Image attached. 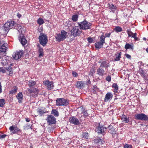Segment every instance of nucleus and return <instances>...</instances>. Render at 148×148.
Masks as SVG:
<instances>
[{"label": "nucleus", "instance_id": "0e129e2a", "mask_svg": "<svg viewBox=\"0 0 148 148\" xmlns=\"http://www.w3.org/2000/svg\"><path fill=\"white\" fill-rule=\"evenodd\" d=\"M91 83V82L90 80L89 79L86 82V84L87 85H88L89 84H90Z\"/></svg>", "mask_w": 148, "mask_h": 148}, {"label": "nucleus", "instance_id": "7ed1b4c3", "mask_svg": "<svg viewBox=\"0 0 148 148\" xmlns=\"http://www.w3.org/2000/svg\"><path fill=\"white\" fill-rule=\"evenodd\" d=\"M67 33V32L64 30H62L60 33L56 34V40L59 42L64 40L66 38Z\"/></svg>", "mask_w": 148, "mask_h": 148}, {"label": "nucleus", "instance_id": "e433bc0d", "mask_svg": "<svg viewBox=\"0 0 148 148\" xmlns=\"http://www.w3.org/2000/svg\"><path fill=\"white\" fill-rule=\"evenodd\" d=\"M82 136V138L83 139H88L89 137L88 134L87 132H84Z\"/></svg>", "mask_w": 148, "mask_h": 148}, {"label": "nucleus", "instance_id": "f257e3e1", "mask_svg": "<svg viewBox=\"0 0 148 148\" xmlns=\"http://www.w3.org/2000/svg\"><path fill=\"white\" fill-rule=\"evenodd\" d=\"M13 22L12 20H9L5 23L3 27H0V34L1 35L7 34L10 29V27L14 25Z\"/></svg>", "mask_w": 148, "mask_h": 148}, {"label": "nucleus", "instance_id": "774afa93", "mask_svg": "<svg viewBox=\"0 0 148 148\" xmlns=\"http://www.w3.org/2000/svg\"><path fill=\"white\" fill-rule=\"evenodd\" d=\"M143 40H146V39L145 38H143Z\"/></svg>", "mask_w": 148, "mask_h": 148}, {"label": "nucleus", "instance_id": "bb28decb", "mask_svg": "<svg viewBox=\"0 0 148 148\" xmlns=\"http://www.w3.org/2000/svg\"><path fill=\"white\" fill-rule=\"evenodd\" d=\"M19 40L23 46L25 45L27 43V40L24 36H21Z\"/></svg>", "mask_w": 148, "mask_h": 148}, {"label": "nucleus", "instance_id": "3c124183", "mask_svg": "<svg viewBox=\"0 0 148 148\" xmlns=\"http://www.w3.org/2000/svg\"><path fill=\"white\" fill-rule=\"evenodd\" d=\"M114 128V127H113V126H112L111 125H110L108 126V127L107 128V127H104V128H105L106 129H106H107V128H108L109 130L108 131H109L110 130H111V129H113Z\"/></svg>", "mask_w": 148, "mask_h": 148}, {"label": "nucleus", "instance_id": "2eb2a0df", "mask_svg": "<svg viewBox=\"0 0 148 148\" xmlns=\"http://www.w3.org/2000/svg\"><path fill=\"white\" fill-rule=\"evenodd\" d=\"M69 120L71 123L75 125H78L80 123L78 119L73 116L69 117Z\"/></svg>", "mask_w": 148, "mask_h": 148}, {"label": "nucleus", "instance_id": "cd10ccee", "mask_svg": "<svg viewBox=\"0 0 148 148\" xmlns=\"http://www.w3.org/2000/svg\"><path fill=\"white\" fill-rule=\"evenodd\" d=\"M82 111L81 113L84 115L85 117L89 115V114H88L87 112V110H86L85 108H83V107H82Z\"/></svg>", "mask_w": 148, "mask_h": 148}, {"label": "nucleus", "instance_id": "49530a36", "mask_svg": "<svg viewBox=\"0 0 148 148\" xmlns=\"http://www.w3.org/2000/svg\"><path fill=\"white\" fill-rule=\"evenodd\" d=\"M95 73V69L94 68H92L90 70L89 75L92 76L94 73Z\"/></svg>", "mask_w": 148, "mask_h": 148}, {"label": "nucleus", "instance_id": "6e6552de", "mask_svg": "<svg viewBox=\"0 0 148 148\" xmlns=\"http://www.w3.org/2000/svg\"><path fill=\"white\" fill-rule=\"evenodd\" d=\"M135 119L141 121H148V116L144 113L136 114L134 115Z\"/></svg>", "mask_w": 148, "mask_h": 148}, {"label": "nucleus", "instance_id": "2f4dec72", "mask_svg": "<svg viewBox=\"0 0 148 148\" xmlns=\"http://www.w3.org/2000/svg\"><path fill=\"white\" fill-rule=\"evenodd\" d=\"M111 34V33L110 32L108 33H106L105 34V36H104V33H103L100 37L101 38H103V39H104V40L105 41V38L106 37H109L110 36Z\"/></svg>", "mask_w": 148, "mask_h": 148}, {"label": "nucleus", "instance_id": "aec40b11", "mask_svg": "<svg viewBox=\"0 0 148 148\" xmlns=\"http://www.w3.org/2000/svg\"><path fill=\"white\" fill-rule=\"evenodd\" d=\"M130 40H131V42L132 41V38H134V41H136L139 40V38L137 37V33H133L130 31Z\"/></svg>", "mask_w": 148, "mask_h": 148}, {"label": "nucleus", "instance_id": "473e14b6", "mask_svg": "<svg viewBox=\"0 0 148 148\" xmlns=\"http://www.w3.org/2000/svg\"><path fill=\"white\" fill-rule=\"evenodd\" d=\"M108 132L112 134V137L113 138L114 137V135L116 134V133L117 132L115 130V128H114L112 129L109 131H108Z\"/></svg>", "mask_w": 148, "mask_h": 148}, {"label": "nucleus", "instance_id": "5fc2aeb1", "mask_svg": "<svg viewBox=\"0 0 148 148\" xmlns=\"http://www.w3.org/2000/svg\"><path fill=\"white\" fill-rule=\"evenodd\" d=\"M125 49H127L130 48V44L126 43L125 45Z\"/></svg>", "mask_w": 148, "mask_h": 148}, {"label": "nucleus", "instance_id": "423d86ee", "mask_svg": "<svg viewBox=\"0 0 148 148\" xmlns=\"http://www.w3.org/2000/svg\"><path fill=\"white\" fill-rule=\"evenodd\" d=\"M69 103V100L64 98H57L56 100V105L57 106H66Z\"/></svg>", "mask_w": 148, "mask_h": 148}, {"label": "nucleus", "instance_id": "a211bd4d", "mask_svg": "<svg viewBox=\"0 0 148 148\" xmlns=\"http://www.w3.org/2000/svg\"><path fill=\"white\" fill-rule=\"evenodd\" d=\"M96 131L98 133L101 134L102 135H104L106 134V132L104 130V127L103 126H101L100 125L97 127Z\"/></svg>", "mask_w": 148, "mask_h": 148}, {"label": "nucleus", "instance_id": "b1692460", "mask_svg": "<svg viewBox=\"0 0 148 148\" xmlns=\"http://www.w3.org/2000/svg\"><path fill=\"white\" fill-rule=\"evenodd\" d=\"M12 21L14 22V24L12 26L10 27V29L14 28V29H17L19 32V30H20V29L21 28V26L20 25L17 24L14 21Z\"/></svg>", "mask_w": 148, "mask_h": 148}, {"label": "nucleus", "instance_id": "e2e57ef3", "mask_svg": "<svg viewBox=\"0 0 148 148\" xmlns=\"http://www.w3.org/2000/svg\"><path fill=\"white\" fill-rule=\"evenodd\" d=\"M25 121L26 122H29L30 121V120L29 118H25Z\"/></svg>", "mask_w": 148, "mask_h": 148}, {"label": "nucleus", "instance_id": "338daca9", "mask_svg": "<svg viewBox=\"0 0 148 148\" xmlns=\"http://www.w3.org/2000/svg\"><path fill=\"white\" fill-rule=\"evenodd\" d=\"M146 51L148 53V47L146 49Z\"/></svg>", "mask_w": 148, "mask_h": 148}, {"label": "nucleus", "instance_id": "864d4df0", "mask_svg": "<svg viewBox=\"0 0 148 148\" xmlns=\"http://www.w3.org/2000/svg\"><path fill=\"white\" fill-rule=\"evenodd\" d=\"M106 79L108 82H110L111 80V77L110 75H108L106 78Z\"/></svg>", "mask_w": 148, "mask_h": 148}, {"label": "nucleus", "instance_id": "8fccbe9b", "mask_svg": "<svg viewBox=\"0 0 148 148\" xmlns=\"http://www.w3.org/2000/svg\"><path fill=\"white\" fill-rule=\"evenodd\" d=\"M87 40L89 43H91L93 42L94 40L92 38L88 37L87 38Z\"/></svg>", "mask_w": 148, "mask_h": 148}, {"label": "nucleus", "instance_id": "5701e85b", "mask_svg": "<svg viewBox=\"0 0 148 148\" xmlns=\"http://www.w3.org/2000/svg\"><path fill=\"white\" fill-rule=\"evenodd\" d=\"M6 72L7 74L10 76H12L13 73V71L11 66H7L6 67Z\"/></svg>", "mask_w": 148, "mask_h": 148}, {"label": "nucleus", "instance_id": "c03bdc74", "mask_svg": "<svg viewBox=\"0 0 148 148\" xmlns=\"http://www.w3.org/2000/svg\"><path fill=\"white\" fill-rule=\"evenodd\" d=\"M5 103V100L3 99H0V107H3Z\"/></svg>", "mask_w": 148, "mask_h": 148}, {"label": "nucleus", "instance_id": "72a5a7b5", "mask_svg": "<svg viewBox=\"0 0 148 148\" xmlns=\"http://www.w3.org/2000/svg\"><path fill=\"white\" fill-rule=\"evenodd\" d=\"M112 88H114L113 92H118V87L117 84L114 83L112 86Z\"/></svg>", "mask_w": 148, "mask_h": 148}, {"label": "nucleus", "instance_id": "a18cd8bd", "mask_svg": "<svg viewBox=\"0 0 148 148\" xmlns=\"http://www.w3.org/2000/svg\"><path fill=\"white\" fill-rule=\"evenodd\" d=\"M98 145H100L103 144L104 143V141L103 140L100 138H98Z\"/></svg>", "mask_w": 148, "mask_h": 148}, {"label": "nucleus", "instance_id": "13d9d810", "mask_svg": "<svg viewBox=\"0 0 148 148\" xmlns=\"http://www.w3.org/2000/svg\"><path fill=\"white\" fill-rule=\"evenodd\" d=\"M7 135L5 134L0 135V138H4Z\"/></svg>", "mask_w": 148, "mask_h": 148}, {"label": "nucleus", "instance_id": "0eeeda50", "mask_svg": "<svg viewBox=\"0 0 148 148\" xmlns=\"http://www.w3.org/2000/svg\"><path fill=\"white\" fill-rule=\"evenodd\" d=\"M9 130L13 134H17L18 135H21L22 134L21 130L15 125H13L10 126L9 128Z\"/></svg>", "mask_w": 148, "mask_h": 148}, {"label": "nucleus", "instance_id": "de8ad7c7", "mask_svg": "<svg viewBox=\"0 0 148 148\" xmlns=\"http://www.w3.org/2000/svg\"><path fill=\"white\" fill-rule=\"evenodd\" d=\"M26 29L25 28V27L24 28H22L21 27V28L20 29V30H19V32H21L22 34H23L25 32Z\"/></svg>", "mask_w": 148, "mask_h": 148}, {"label": "nucleus", "instance_id": "9d476101", "mask_svg": "<svg viewBox=\"0 0 148 148\" xmlns=\"http://www.w3.org/2000/svg\"><path fill=\"white\" fill-rule=\"evenodd\" d=\"M100 40L99 41L97 42L95 44V48L99 49L103 47V45L105 43L104 39L103 38L100 37Z\"/></svg>", "mask_w": 148, "mask_h": 148}, {"label": "nucleus", "instance_id": "09e8293b", "mask_svg": "<svg viewBox=\"0 0 148 148\" xmlns=\"http://www.w3.org/2000/svg\"><path fill=\"white\" fill-rule=\"evenodd\" d=\"M6 72V67H0V72H2L3 73H5Z\"/></svg>", "mask_w": 148, "mask_h": 148}, {"label": "nucleus", "instance_id": "20e7f679", "mask_svg": "<svg viewBox=\"0 0 148 148\" xmlns=\"http://www.w3.org/2000/svg\"><path fill=\"white\" fill-rule=\"evenodd\" d=\"M71 35L74 37L79 36L82 32V31L78 26H75L72 27L71 31Z\"/></svg>", "mask_w": 148, "mask_h": 148}, {"label": "nucleus", "instance_id": "37998d69", "mask_svg": "<svg viewBox=\"0 0 148 148\" xmlns=\"http://www.w3.org/2000/svg\"><path fill=\"white\" fill-rule=\"evenodd\" d=\"M109 9L113 12L114 11V10H116V6L113 4H109Z\"/></svg>", "mask_w": 148, "mask_h": 148}, {"label": "nucleus", "instance_id": "58836bf2", "mask_svg": "<svg viewBox=\"0 0 148 148\" xmlns=\"http://www.w3.org/2000/svg\"><path fill=\"white\" fill-rule=\"evenodd\" d=\"M37 23L40 25H42L44 23L43 20L41 18H40L37 19Z\"/></svg>", "mask_w": 148, "mask_h": 148}, {"label": "nucleus", "instance_id": "f8f14e48", "mask_svg": "<svg viewBox=\"0 0 148 148\" xmlns=\"http://www.w3.org/2000/svg\"><path fill=\"white\" fill-rule=\"evenodd\" d=\"M43 83L44 85L46 86L49 90H51L53 88V83L52 82H50L49 80L45 81L43 82Z\"/></svg>", "mask_w": 148, "mask_h": 148}, {"label": "nucleus", "instance_id": "7c9ffc66", "mask_svg": "<svg viewBox=\"0 0 148 148\" xmlns=\"http://www.w3.org/2000/svg\"><path fill=\"white\" fill-rule=\"evenodd\" d=\"M51 114H53L55 116L57 117L59 116L58 112L56 109H52L51 112Z\"/></svg>", "mask_w": 148, "mask_h": 148}, {"label": "nucleus", "instance_id": "393cba45", "mask_svg": "<svg viewBox=\"0 0 148 148\" xmlns=\"http://www.w3.org/2000/svg\"><path fill=\"white\" fill-rule=\"evenodd\" d=\"M16 97L18 99V101L19 103H22V101L23 99V94L21 92H20L16 95Z\"/></svg>", "mask_w": 148, "mask_h": 148}, {"label": "nucleus", "instance_id": "c85d7f7f", "mask_svg": "<svg viewBox=\"0 0 148 148\" xmlns=\"http://www.w3.org/2000/svg\"><path fill=\"white\" fill-rule=\"evenodd\" d=\"M122 53L121 52L117 53L115 55V58L114 59V60L115 61H119L121 58V56Z\"/></svg>", "mask_w": 148, "mask_h": 148}, {"label": "nucleus", "instance_id": "dca6fc26", "mask_svg": "<svg viewBox=\"0 0 148 148\" xmlns=\"http://www.w3.org/2000/svg\"><path fill=\"white\" fill-rule=\"evenodd\" d=\"M23 54L22 51L15 52L13 53L12 57L15 60H18L21 58Z\"/></svg>", "mask_w": 148, "mask_h": 148}, {"label": "nucleus", "instance_id": "603ef678", "mask_svg": "<svg viewBox=\"0 0 148 148\" xmlns=\"http://www.w3.org/2000/svg\"><path fill=\"white\" fill-rule=\"evenodd\" d=\"M72 74L73 76L75 77H77L78 76V74L74 71H72Z\"/></svg>", "mask_w": 148, "mask_h": 148}, {"label": "nucleus", "instance_id": "79ce46f5", "mask_svg": "<svg viewBox=\"0 0 148 148\" xmlns=\"http://www.w3.org/2000/svg\"><path fill=\"white\" fill-rule=\"evenodd\" d=\"M37 112L38 113V115L40 116H42L43 113H46L45 112L44 110H42L41 109H39L37 110Z\"/></svg>", "mask_w": 148, "mask_h": 148}, {"label": "nucleus", "instance_id": "680f3d73", "mask_svg": "<svg viewBox=\"0 0 148 148\" xmlns=\"http://www.w3.org/2000/svg\"><path fill=\"white\" fill-rule=\"evenodd\" d=\"M17 16L19 18H20L21 16V15L20 14L19 12H18L17 14Z\"/></svg>", "mask_w": 148, "mask_h": 148}, {"label": "nucleus", "instance_id": "bf43d9fd", "mask_svg": "<svg viewBox=\"0 0 148 148\" xmlns=\"http://www.w3.org/2000/svg\"><path fill=\"white\" fill-rule=\"evenodd\" d=\"M129 145L128 144H126L124 146V148H130Z\"/></svg>", "mask_w": 148, "mask_h": 148}, {"label": "nucleus", "instance_id": "9b49d317", "mask_svg": "<svg viewBox=\"0 0 148 148\" xmlns=\"http://www.w3.org/2000/svg\"><path fill=\"white\" fill-rule=\"evenodd\" d=\"M11 59V57L7 56H3L2 58L1 63L3 65L10 64V60Z\"/></svg>", "mask_w": 148, "mask_h": 148}, {"label": "nucleus", "instance_id": "4d7b16f0", "mask_svg": "<svg viewBox=\"0 0 148 148\" xmlns=\"http://www.w3.org/2000/svg\"><path fill=\"white\" fill-rule=\"evenodd\" d=\"M133 47H134V45L133 43L131 42L130 43V49H131L132 50H133Z\"/></svg>", "mask_w": 148, "mask_h": 148}, {"label": "nucleus", "instance_id": "a878e982", "mask_svg": "<svg viewBox=\"0 0 148 148\" xmlns=\"http://www.w3.org/2000/svg\"><path fill=\"white\" fill-rule=\"evenodd\" d=\"M84 85V84L82 81H78L77 82L76 86L78 88L82 89Z\"/></svg>", "mask_w": 148, "mask_h": 148}, {"label": "nucleus", "instance_id": "a19ab883", "mask_svg": "<svg viewBox=\"0 0 148 148\" xmlns=\"http://www.w3.org/2000/svg\"><path fill=\"white\" fill-rule=\"evenodd\" d=\"M36 82L35 81H32V80L29 81L28 85L30 87H32L34 86L36 84Z\"/></svg>", "mask_w": 148, "mask_h": 148}, {"label": "nucleus", "instance_id": "4468645a", "mask_svg": "<svg viewBox=\"0 0 148 148\" xmlns=\"http://www.w3.org/2000/svg\"><path fill=\"white\" fill-rule=\"evenodd\" d=\"M56 120V119L52 115H49L47 117V123L49 125L55 124Z\"/></svg>", "mask_w": 148, "mask_h": 148}, {"label": "nucleus", "instance_id": "f03ea898", "mask_svg": "<svg viewBox=\"0 0 148 148\" xmlns=\"http://www.w3.org/2000/svg\"><path fill=\"white\" fill-rule=\"evenodd\" d=\"M77 23L82 30L90 29L92 25V23L87 21L86 19H84L82 22H77Z\"/></svg>", "mask_w": 148, "mask_h": 148}, {"label": "nucleus", "instance_id": "c9c22d12", "mask_svg": "<svg viewBox=\"0 0 148 148\" xmlns=\"http://www.w3.org/2000/svg\"><path fill=\"white\" fill-rule=\"evenodd\" d=\"M38 52L39 53V57H41L42 56H43V50L42 48L40 47L38 49Z\"/></svg>", "mask_w": 148, "mask_h": 148}, {"label": "nucleus", "instance_id": "6e6d98bb", "mask_svg": "<svg viewBox=\"0 0 148 148\" xmlns=\"http://www.w3.org/2000/svg\"><path fill=\"white\" fill-rule=\"evenodd\" d=\"M93 141L97 145H98V141H99L98 138H95L94 139Z\"/></svg>", "mask_w": 148, "mask_h": 148}, {"label": "nucleus", "instance_id": "39448f33", "mask_svg": "<svg viewBox=\"0 0 148 148\" xmlns=\"http://www.w3.org/2000/svg\"><path fill=\"white\" fill-rule=\"evenodd\" d=\"M38 39L40 44L43 46H45L48 42V38L47 36L42 33H40Z\"/></svg>", "mask_w": 148, "mask_h": 148}, {"label": "nucleus", "instance_id": "69168bd1", "mask_svg": "<svg viewBox=\"0 0 148 148\" xmlns=\"http://www.w3.org/2000/svg\"><path fill=\"white\" fill-rule=\"evenodd\" d=\"M127 34L128 36V37L130 36V31L128 30H127Z\"/></svg>", "mask_w": 148, "mask_h": 148}, {"label": "nucleus", "instance_id": "ddd939ff", "mask_svg": "<svg viewBox=\"0 0 148 148\" xmlns=\"http://www.w3.org/2000/svg\"><path fill=\"white\" fill-rule=\"evenodd\" d=\"M28 92L32 94V96L33 97L37 96L38 94V90L36 88H31L28 89Z\"/></svg>", "mask_w": 148, "mask_h": 148}, {"label": "nucleus", "instance_id": "4be33fe9", "mask_svg": "<svg viewBox=\"0 0 148 148\" xmlns=\"http://www.w3.org/2000/svg\"><path fill=\"white\" fill-rule=\"evenodd\" d=\"M105 71L102 67H100L97 70V74L100 76H102L105 74Z\"/></svg>", "mask_w": 148, "mask_h": 148}, {"label": "nucleus", "instance_id": "c756f323", "mask_svg": "<svg viewBox=\"0 0 148 148\" xmlns=\"http://www.w3.org/2000/svg\"><path fill=\"white\" fill-rule=\"evenodd\" d=\"M129 117L125 115H122L121 119L123 122L125 123H127L129 121Z\"/></svg>", "mask_w": 148, "mask_h": 148}, {"label": "nucleus", "instance_id": "f704fd0d", "mask_svg": "<svg viewBox=\"0 0 148 148\" xmlns=\"http://www.w3.org/2000/svg\"><path fill=\"white\" fill-rule=\"evenodd\" d=\"M17 88L16 86H14L13 88V89L11 90L9 92L10 94L13 95L15 94L17 91Z\"/></svg>", "mask_w": 148, "mask_h": 148}, {"label": "nucleus", "instance_id": "4c0bfd02", "mask_svg": "<svg viewBox=\"0 0 148 148\" xmlns=\"http://www.w3.org/2000/svg\"><path fill=\"white\" fill-rule=\"evenodd\" d=\"M78 16L77 14H75L72 16V20L73 22H76L77 21L78 19Z\"/></svg>", "mask_w": 148, "mask_h": 148}, {"label": "nucleus", "instance_id": "f3484780", "mask_svg": "<svg viewBox=\"0 0 148 148\" xmlns=\"http://www.w3.org/2000/svg\"><path fill=\"white\" fill-rule=\"evenodd\" d=\"M140 75L145 80L148 79V74L147 73V71L142 69L139 70Z\"/></svg>", "mask_w": 148, "mask_h": 148}, {"label": "nucleus", "instance_id": "1a4fd4ad", "mask_svg": "<svg viewBox=\"0 0 148 148\" xmlns=\"http://www.w3.org/2000/svg\"><path fill=\"white\" fill-rule=\"evenodd\" d=\"M7 44L3 40H0V52L5 53L6 52L7 48Z\"/></svg>", "mask_w": 148, "mask_h": 148}, {"label": "nucleus", "instance_id": "6ab92c4d", "mask_svg": "<svg viewBox=\"0 0 148 148\" xmlns=\"http://www.w3.org/2000/svg\"><path fill=\"white\" fill-rule=\"evenodd\" d=\"M113 97V95L111 92H107L105 95L104 101L105 102H107L111 100Z\"/></svg>", "mask_w": 148, "mask_h": 148}, {"label": "nucleus", "instance_id": "412c9836", "mask_svg": "<svg viewBox=\"0 0 148 148\" xmlns=\"http://www.w3.org/2000/svg\"><path fill=\"white\" fill-rule=\"evenodd\" d=\"M110 64L108 62V61L107 60H106L101 62L100 67L102 68L104 67L106 69H107L108 67L110 66Z\"/></svg>", "mask_w": 148, "mask_h": 148}, {"label": "nucleus", "instance_id": "052dcab7", "mask_svg": "<svg viewBox=\"0 0 148 148\" xmlns=\"http://www.w3.org/2000/svg\"><path fill=\"white\" fill-rule=\"evenodd\" d=\"M125 56L128 58H130V55L127 54H125Z\"/></svg>", "mask_w": 148, "mask_h": 148}, {"label": "nucleus", "instance_id": "ea45409f", "mask_svg": "<svg viewBox=\"0 0 148 148\" xmlns=\"http://www.w3.org/2000/svg\"><path fill=\"white\" fill-rule=\"evenodd\" d=\"M117 32H120L122 31V29L119 26H116L114 29Z\"/></svg>", "mask_w": 148, "mask_h": 148}]
</instances>
